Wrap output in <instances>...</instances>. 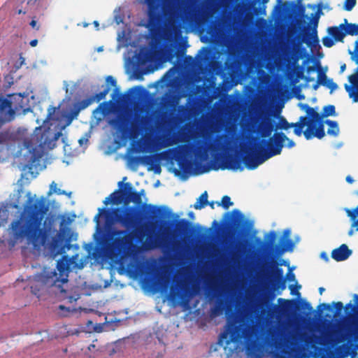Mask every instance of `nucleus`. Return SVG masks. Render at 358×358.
<instances>
[{
  "instance_id": "obj_40",
  "label": "nucleus",
  "mask_w": 358,
  "mask_h": 358,
  "mask_svg": "<svg viewBox=\"0 0 358 358\" xmlns=\"http://www.w3.org/2000/svg\"><path fill=\"white\" fill-rule=\"evenodd\" d=\"M8 212L6 208L0 207V227L4 226L7 222Z\"/></svg>"
},
{
  "instance_id": "obj_12",
  "label": "nucleus",
  "mask_w": 358,
  "mask_h": 358,
  "mask_svg": "<svg viewBox=\"0 0 358 358\" xmlns=\"http://www.w3.org/2000/svg\"><path fill=\"white\" fill-rule=\"evenodd\" d=\"M321 13V8H319L317 13L311 20L313 27L310 29L304 28L303 33L297 36V41L299 44H302L304 43L307 45L308 47L310 48H313L318 45L319 38L317 36V28L318 26L319 18Z\"/></svg>"
},
{
  "instance_id": "obj_43",
  "label": "nucleus",
  "mask_w": 358,
  "mask_h": 358,
  "mask_svg": "<svg viewBox=\"0 0 358 358\" xmlns=\"http://www.w3.org/2000/svg\"><path fill=\"white\" fill-rule=\"evenodd\" d=\"M224 308V303L223 301L219 302L215 306L213 309V314L215 315H219L221 314Z\"/></svg>"
},
{
  "instance_id": "obj_10",
  "label": "nucleus",
  "mask_w": 358,
  "mask_h": 358,
  "mask_svg": "<svg viewBox=\"0 0 358 358\" xmlns=\"http://www.w3.org/2000/svg\"><path fill=\"white\" fill-rule=\"evenodd\" d=\"M52 273H47L43 268L40 273L36 274L32 279L29 280V285L30 287L31 292L33 294L39 298L42 294V292L53 286L56 287L57 280H52L51 277L49 275ZM55 276V274L52 275V278Z\"/></svg>"
},
{
  "instance_id": "obj_16",
  "label": "nucleus",
  "mask_w": 358,
  "mask_h": 358,
  "mask_svg": "<svg viewBox=\"0 0 358 358\" xmlns=\"http://www.w3.org/2000/svg\"><path fill=\"white\" fill-rule=\"evenodd\" d=\"M276 232L275 231H271L266 236V243L265 246L266 249L271 250L272 254H275L277 255H281L285 252H286L288 249H292L293 247V243L291 240H287V243L288 244V247L281 246L279 245H275V241L276 239Z\"/></svg>"
},
{
  "instance_id": "obj_17",
  "label": "nucleus",
  "mask_w": 358,
  "mask_h": 358,
  "mask_svg": "<svg viewBox=\"0 0 358 358\" xmlns=\"http://www.w3.org/2000/svg\"><path fill=\"white\" fill-rule=\"evenodd\" d=\"M11 103L8 99L0 96V128L3 124L13 121L15 117Z\"/></svg>"
},
{
  "instance_id": "obj_44",
  "label": "nucleus",
  "mask_w": 358,
  "mask_h": 358,
  "mask_svg": "<svg viewBox=\"0 0 358 358\" xmlns=\"http://www.w3.org/2000/svg\"><path fill=\"white\" fill-rule=\"evenodd\" d=\"M345 213L351 220H355L358 216V206L353 210L346 208Z\"/></svg>"
},
{
  "instance_id": "obj_28",
  "label": "nucleus",
  "mask_w": 358,
  "mask_h": 358,
  "mask_svg": "<svg viewBox=\"0 0 358 358\" xmlns=\"http://www.w3.org/2000/svg\"><path fill=\"white\" fill-rule=\"evenodd\" d=\"M242 218L243 215L238 209L233 210L231 213H225L224 215V219L227 220V222L229 224L232 222H236Z\"/></svg>"
},
{
  "instance_id": "obj_36",
  "label": "nucleus",
  "mask_w": 358,
  "mask_h": 358,
  "mask_svg": "<svg viewBox=\"0 0 358 358\" xmlns=\"http://www.w3.org/2000/svg\"><path fill=\"white\" fill-rule=\"evenodd\" d=\"M216 204L218 206H222L224 209H228L234 203L231 201V198L229 196L225 195L222 196L221 201H217Z\"/></svg>"
},
{
  "instance_id": "obj_35",
  "label": "nucleus",
  "mask_w": 358,
  "mask_h": 358,
  "mask_svg": "<svg viewBox=\"0 0 358 358\" xmlns=\"http://www.w3.org/2000/svg\"><path fill=\"white\" fill-rule=\"evenodd\" d=\"M52 193H55L58 195H62V194H64V195H70L71 193H67L66 191L64 190H61L60 189H58L57 188V185L55 182L52 181L50 185V189H49V192L48 193V195H51Z\"/></svg>"
},
{
  "instance_id": "obj_18",
  "label": "nucleus",
  "mask_w": 358,
  "mask_h": 358,
  "mask_svg": "<svg viewBox=\"0 0 358 358\" xmlns=\"http://www.w3.org/2000/svg\"><path fill=\"white\" fill-rule=\"evenodd\" d=\"M191 296H192V289L187 285L180 284L178 287H171V288L170 299L173 301H182L187 303Z\"/></svg>"
},
{
  "instance_id": "obj_5",
  "label": "nucleus",
  "mask_w": 358,
  "mask_h": 358,
  "mask_svg": "<svg viewBox=\"0 0 358 358\" xmlns=\"http://www.w3.org/2000/svg\"><path fill=\"white\" fill-rule=\"evenodd\" d=\"M62 135L61 132L52 134L50 129L38 127L35 129L30 138H25L24 146L31 155L32 162L41 157V152L45 149H51L54 146V141H57Z\"/></svg>"
},
{
  "instance_id": "obj_51",
  "label": "nucleus",
  "mask_w": 358,
  "mask_h": 358,
  "mask_svg": "<svg viewBox=\"0 0 358 358\" xmlns=\"http://www.w3.org/2000/svg\"><path fill=\"white\" fill-rule=\"evenodd\" d=\"M317 308L320 311H322V310H324V309L328 310L329 311H332V310H333L332 307L330 304L325 303L320 304L318 306Z\"/></svg>"
},
{
  "instance_id": "obj_26",
  "label": "nucleus",
  "mask_w": 358,
  "mask_h": 358,
  "mask_svg": "<svg viewBox=\"0 0 358 358\" xmlns=\"http://www.w3.org/2000/svg\"><path fill=\"white\" fill-rule=\"evenodd\" d=\"M152 52L148 48H142L137 56V60L140 64H145L152 60Z\"/></svg>"
},
{
  "instance_id": "obj_21",
  "label": "nucleus",
  "mask_w": 358,
  "mask_h": 358,
  "mask_svg": "<svg viewBox=\"0 0 358 358\" xmlns=\"http://www.w3.org/2000/svg\"><path fill=\"white\" fill-rule=\"evenodd\" d=\"M163 207H157L152 204L143 205V217L149 221H155L157 222L158 218L164 215Z\"/></svg>"
},
{
  "instance_id": "obj_33",
  "label": "nucleus",
  "mask_w": 358,
  "mask_h": 358,
  "mask_svg": "<svg viewBox=\"0 0 358 358\" xmlns=\"http://www.w3.org/2000/svg\"><path fill=\"white\" fill-rule=\"evenodd\" d=\"M354 299L355 301V304L352 305L351 303H348L345 305V309L348 310L350 309L352 314H349V317H354L355 315L358 313V294H354Z\"/></svg>"
},
{
  "instance_id": "obj_1",
  "label": "nucleus",
  "mask_w": 358,
  "mask_h": 358,
  "mask_svg": "<svg viewBox=\"0 0 358 358\" xmlns=\"http://www.w3.org/2000/svg\"><path fill=\"white\" fill-rule=\"evenodd\" d=\"M33 199H28V205L24 208L17 220H14L8 229V245L12 249L17 242L26 240L27 243L36 245L44 244L49 238L57 232V236L52 238V245L58 246L60 240L63 238L62 232H57L55 229V219L48 216L43 221L44 215L49 210L45 199L41 197L34 203Z\"/></svg>"
},
{
  "instance_id": "obj_52",
  "label": "nucleus",
  "mask_w": 358,
  "mask_h": 358,
  "mask_svg": "<svg viewBox=\"0 0 358 358\" xmlns=\"http://www.w3.org/2000/svg\"><path fill=\"white\" fill-rule=\"evenodd\" d=\"M8 140V132H0V143H5Z\"/></svg>"
},
{
  "instance_id": "obj_41",
  "label": "nucleus",
  "mask_w": 358,
  "mask_h": 358,
  "mask_svg": "<svg viewBox=\"0 0 358 358\" xmlns=\"http://www.w3.org/2000/svg\"><path fill=\"white\" fill-rule=\"evenodd\" d=\"M110 88L106 87L103 91L100 92L99 93L95 94L94 96H91L92 99H94V101L99 102L101 100L103 99L106 94L109 92Z\"/></svg>"
},
{
  "instance_id": "obj_8",
  "label": "nucleus",
  "mask_w": 358,
  "mask_h": 358,
  "mask_svg": "<svg viewBox=\"0 0 358 358\" xmlns=\"http://www.w3.org/2000/svg\"><path fill=\"white\" fill-rule=\"evenodd\" d=\"M145 3L148 6L150 31L152 34H155L159 31L163 22L162 10L166 13L165 8L162 6V0H145Z\"/></svg>"
},
{
  "instance_id": "obj_22",
  "label": "nucleus",
  "mask_w": 358,
  "mask_h": 358,
  "mask_svg": "<svg viewBox=\"0 0 358 358\" xmlns=\"http://www.w3.org/2000/svg\"><path fill=\"white\" fill-rule=\"evenodd\" d=\"M274 130H276L274 122L270 118H266L258 124L257 132L262 138H269Z\"/></svg>"
},
{
  "instance_id": "obj_7",
  "label": "nucleus",
  "mask_w": 358,
  "mask_h": 358,
  "mask_svg": "<svg viewBox=\"0 0 358 358\" xmlns=\"http://www.w3.org/2000/svg\"><path fill=\"white\" fill-rule=\"evenodd\" d=\"M146 120L145 116L139 117L138 122L130 124L129 119L125 115H119L116 118L111 119L109 124L117 129V131L121 134L123 139H127L130 135L138 134L141 126L144 124Z\"/></svg>"
},
{
  "instance_id": "obj_60",
  "label": "nucleus",
  "mask_w": 358,
  "mask_h": 358,
  "mask_svg": "<svg viewBox=\"0 0 358 358\" xmlns=\"http://www.w3.org/2000/svg\"><path fill=\"white\" fill-rule=\"evenodd\" d=\"M345 88L346 91L349 92V94H350V96L351 97V96H352V94H353V93H352V88H351V87H350V85H347V84H346V85H345Z\"/></svg>"
},
{
  "instance_id": "obj_45",
  "label": "nucleus",
  "mask_w": 358,
  "mask_h": 358,
  "mask_svg": "<svg viewBox=\"0 0 358 358\" xmlns=\"http://www.w3.org/2000/svg\"><path fill=\"white\" fill-rule=\"evenodd\" d=\"M356 3V0H345L344 3V9L347 11H350L355 6Z\"/></svg>"
},
{
  "instance_id": "obj_11",
  "label": "nucleus",
  "mask_w": 358,
  "mask_h": 358,
  "mask_svg": "<svg viewBox=\"0 0 358 358\" xmlns=\"http://www.w3.org/2000/svg\"><path fill=\"white\" fill-rule=\"evenodd\" d=\"M224 138V136L223 135L218 136L217 137V141L210 143L207 147L203 145L197 147L194 150V154L196 159L199 162L196 163L200 164V162L206 160L208 157V150H210L213 152L215 160L218 159L221 155L220 152L224 150L226 148V143L223 141Z\"/></svg>"
},
{
  "instance_id": "obj_13",
  "label": "nucleus",
  "mask_w": 358,
  "mask_h": 358,
  "mask_svg": "<svg viewBox=\"0 0 358 358\" xmlns=\"http://www.w3.org/2000/svg\"><path fill=\"white\" fill-rule=\"evenodd\" d=\"M299 106L306 113V115L301 116V117H306L304 122L305 126H307V128L303 131V135L307 140H309L313 138L314 122L319 120V113L308 104L300 103Z\"/></svg>"
},
{
  "instance_id": "obj_31",
  "label": "nucleus",
  "mask_w": 358,
  "mask_h": 358,
  "mask_svg": "<svg viewBox=\"0 0 358 358\" xmlns=\"http://www.w3.org/2000/svg\"><path fill=\"white\" fill-rule=\"evenodd\" d=\"M208 203V193L205 191L197 199L196 201L194 204V208L196 210H200L207 206Z\"/></svg>"
},
{
  "instance_id": "obj_59",
  "label": "nucleus",
  "mask_w": 358,
  "mask_h": 358,
  "mask_svg": "<svg viewBox=\"0 0 358 358\" xmlns=\"http://www.w3.org/2000/svg\"><path fill=\"white\" fill-rule=\"evenodd\" d=\"M358 80V78L355 75H352L349 77V80L351 83L355 84Z\"/></svg>"
},
{
  "instance_id": "obj_4",
  "label": "nucleus",
  "mask_w": 358,
  "mask_h": 358,
  "mask_svg": "<svg viewBox=\"0 0 358 358\" xmlns=\"http://www.w3.org/2000/svg\"><path fill=\"white\" fill-rule=\"evenodd\" d=\"M227 317L224 330L219 336V344L222 345L224 340L226 346L231 343H239L252 334V325L245 317L232 312L231 314L227 313Z\"/></svg>"
},
{
  "instance_id": "obj_14",
  "label": "nucleus",
  "mask_w": 358,
  "mask_h": 358,
  "mask_svg": "<svg viewBox=\"0 0 358 358\" xmlns=\"http://www.w3.org/2000/svg\"><path fill=\"white\" fill-rule=\"evenodd\" d=\"M336 115L335 106L334 105L325 106L323 108L322 114L319 113V120L314 122L313 129V138L316 137L319 139L322 138L325 136L324 131V117L333 116Z\"/></svg>"
},
{
  "instance_id": "obj_46",
  "label": "nucleus",
  "mask_w": 358,
  "mask_h": 358,
  "mask_svg": "<svg viewBox=\"0 0 358 358\" xmlns=\"http://www.w3.org/2000/svg\"><path fill=\"white\" fill-rule=\"evenodd\" d=\"M322 43L327 48H331L334 45V41L332 38L326 36L322 38Z\"/></svg>"
},
{
  "instance_id": "obj_56",
  "label": "nucleus",
  "mask_w": 358,
  "mask_h": 358,
  "mask_svg": "<svg viewBox=\"0 0 358 358\" xmlns=\"http://www.w3.org/2000/svg\"><path fill=\"white\" fill-rule=\"evenodd\" d=\"M137 265L134 264H129V271L132 273H136L137 271Z\"/></svg>"
},
{
  "instance_id": "obj_49",
  "label": "nucleus",
  "mask_w": 358,
  "mask_h": 358,
  "mask_svg": "<svg viewBox=\"0 0 358 358\" xmlns=\"http://www.w3.org/2000/svg\"><path fill=\"white\" fill-rule=\"evenodd\" d=\"M285 278L283 276V270L281 268L276 267L273 273V279Z\"/></svg>"
},
{
  "instance_id": "obj_63",
  "label": "nucleus",
  "mask_w": 358,
  "mask_h": 358,
  "mask_svg": "<svg viewBox=\"0 0 358 358\" xmlns=\"http://www.w3.org/2000/svg\"><path fill=\"white\" fill-rule=\"evenodd\" d=\"M29 44L31 47H35L38 44V40L37 39L31 40L30 41Z\"/></svg>"
},
{
  "instance_id": "obj_62",
  "label": "nucleus",
  "mask_w": 358,
  "mask_h": 358,
  "mask_svg": "<svg viewBox=\"0 0 358 358\" xmlns=\"http://www.w3.org/2000/svg\"><path fill=\"white\" fill-rule=\"evenodd\" d=\"M159 283L161 285H163L165 288H167L168 285L169 284V280L164 281L162 280H160Z\"/></svg>"
},
{
  "instance_id": "obj_47",
  "label": "nucleus",
  "mask_w": 358,
  "mask_h": 358,
  "mask_svg": "<svg viewBox=\"0 0 358 358\" xmlns=\"http://www.w3.org/2000/svg\"><path fill=\"white\" fill-rule=\"evenodd\" d=\"M323 86H325L327 87V88L330 89L331 90V92H332L333 91H334L335 90L337 89L338 87V85L336 83H335L332 79H329L327 81V83L325 85H323Z\"/></svg>"
},
{
  "instance_id": "obj_27",
  "label": "nucleus",
  "mask_w": 358,
  "mask_h": 358,
  "mask_svg": "<svg viewBox=\"0 0 358 358\" xmlns=\"http://www.w3.org/2000/svg\"><path fill=\"white\" fill-rule=\"evenodd\" d=\"M179 29L178 25L174 23L171 22L169 24V25L165 28L164 31V39L167 41H171L173 40L174 36L178 32Z\"/></svg>"
},
{
  "instance_id": "obj_58",
  "label": "nucleus",
  "mask_w": 358,
  "mask_h": 358,
  "mask_svg": "<svg viewBox=\"0 0 358 358\" xmlns=\"http://www.w3.org/2000/svg\"><path fill=\"white\" fill-rule=\"evenodd\" d=\"M106 80L108 82H109L111 85H113V86H115L116 85V80L112 76H108Z\"/></svg>"
},
{
  "instance_id": "obj_50",
  "label": "nucleus",
  "mask_w": 358,
  "mask_h": 358,
  "mask_svg": "<svg viewBox=\"0 0 358 358\" xmlns=\"http://www.w3.org/2000/svg\"><path fill=\"white\" fill-rule=\"evenodd\" d=\"M71 222V220L69 217H66L64 216L62 217V221L60 222V229L62 232L64 231V226L65 224H68Z\"/></svg>"
},
{
  "instance_id": "obj_34",
  "label": "nucleus",
  "mask_w": 358,
  "mask_h": 358,
  "mask_svg": "<svg viewBox=\"0 0 358 358\" xmlns=\"http://www.w3.org/2000/svg\"><path fill=\"white\" fill-rule=\"evenodd\" d=\"M278 302L281 305L282 308L285 310L291 309L296 304V302L294 299H284L282 298L278 299Z\"/></svg>"
},
{
  "instance_id": "obj_15",
  "label": "nucleus",
  "mask_w": 358,
  "mask_h": 358,
  "mask_svg": "<svg viewBox=\"0 0 358 358\" xmlns=\"http://www.w3.org/2000/svg\"><path fill=\"white\" fill-rule=\"evenodd\" d=\"M44 268L47 273H53L49 275L50 277H52L53 274H55V276L51 278L52 280H55V278H56V287L58 288H61L63 284L68 281L69 266L66 262L62 260H59L57 262V269L58 272H57L55 269H51L48 267H44Z\"/></svg>"
},
{
  "instance_id": "obj_24",
  "label": "nucleus",
  "mask_w": 358,
  "mask_h": 358,
  "mask_svg": "<svg viewBox=\"0 0 358 358\" xmlns=\"http://www.w3.org/2000/svg\"><path fill=\"white\" fill-rule=\"evenodd\" d=\"M351 254L352 250L348 248L347 245L342 244L338 248L332 250L331 257L337 262H342L346 260Z\"/></svg>"
},
{
  "instance_id": "obj_37",
  "label": "nucleus",
  "mask_w": 358,
  "mask_h": 358,
  "mask_svg": "<svg viewBox=\"0 0 358 358\" xmlns=\"http://www.w3.org/2000/svg\"><path fill=\"white\" fill-rule=\"evenodd\" d=\"M346 35L355 36L358 34V24L350 23L347 24L345 28Z\"/></svg>"
},
{
  "instance_id": "obj_53",
  "label": "nucleus",
  "mask_w": 358,
  "mask_h": 358,
  "mask_svg": "<svg viewBox=\"0 0 358 358\" xmlns=\"http://www.w3.org/2000/svg\"><path fill=\"white\" fill-rule=\"evenodd\" d=\"M56 109L57 108L55 107H52V106H51L48 108V115H47L48 120L53 119L52 117L55 113Z\"/></svg>"
},
{
  "instance_id": "obj_57",
  "label": "nucleus",
  "mask_w": 358,
  "mask_h": 358,
  "mask_svg": "<svg viewBox=\"0 0 358 358\" xmlns=\"http://www.w3.org/2000/svg\"><path fill=\"white\" fill-rule=\"evenodd\" d=\"M169 234L167 233V231H165L160 237H158V238L160 239L162 243H165L166 241V238L169 237Z\"/></svg>"
},
{
  "instance_id": "obj_2",
  "label": "nucleus",
  "mask_w": 358,
  "mask_h": 358,
  "mask_svg": "<svg viewBox=\"0 0 358 358\" xmlns=\"http://www.w3.org/2000/svg\"><path fill=\"white\" fill-rule=\"evenodd\" d=\"M105 218L107 233L103 240L106 254L111 259H120L125 254L131 242V233L127 230L112 228L115 223H120L129 228L134 223L132 208L119 207L113 209L99 208L98 213L94 217L96 227L100 226V217Z\"/></svg>"
},
{
  "instance_id": "obj_32",
  "label": "nucleus",
  "mask_w": 358,
  "mask_h": 358,
  "mask_svg": "<svg viewBox=\"0 0 358 358\" xmlns=\"http://www.w3.org/2000/svg\"><path fill=\"white\" fill-rule=\"evenodd\" d=\"M162 54L166 61L172 62L176 56L175 46L171 45L170 46L165 48L162 51Z\"/></svg>"
},
{
  "instance_id": "obj_29",
  "label": "nucleus",
  "mask_w": 358,
  "mask_h": 358,
  "mask_svg": "<svg viewBox=\"0 0 358 358\" xmlns=\"http://www.w3.org/2000/svg\"><path fill=\"white\" fill-rule=\"evenodd\" d=\"M328 32L329 34L336 41H343V38L346 35L345 31H343L339 27H331L328 29Z\"/></svg>"
},
{
  "instance_id": "obj_38",
  "label": "nucleus",
  "mask_w": 358,
  "mask_h": 358,
  "mask_svg": "<svg viewBox=\"0 0 358 358\" xmlns=\"http://www.w3.org/2000/svg\"><path fill=\"white\" fill-rule=\"evenodd\" d=\"M273 287L275 289L284 290L286 289V279L285 278H278L273 279Z\"/></svg>"
},
{
  "instance_id": "obj_61",
  "label": "nucleus",
  "mask_w": 358,
  "mask_h": 358,
  "mask_svg": "<svg viewBox=\"0 0 358 358\" xmlns=\"http://www.w3.org/2000/svg\"><path fill=\"white\" fill-rule=\"evenodd\" d=\"M321 85V80H317L316 81V83L313 85V89L314 90H317V88L319 87V86Z\"/></svg>"
},
{
  "instance_id": "obj_19",
  "label": "nucleus",
  "mask_w": 358,
  "mask_h": 358,
  "mask_svg": "<svg viewBox=\"0 0 358 358\" xmlns=\"http://www.w3.org/2000/svg\"><path fill=\"white\" fill-rule=\"evenodd\" d=\"M305 118L306 117H299V122L289 123L283 116H280L278 117V122L277 125H275L276 129L287 130L291 127H294V133L296 136H300L302 133L303 134V129L305 127Z\"/></svg>"
},
{
  "instance_id": "obj_54",
  "label": "nucleus",
  "mask_w": 358,
  "mask_h": 358,
  "mask_svg": "<svg viewBox=\"0 0 358 358\" xmlns=\"http://www.w3.org/2000/svg\"><path fill=\"white\" fill-rule=\"evenodd\" d=\"M285 279L290 282L294 281L295 280L294 273H292L291 271H288V273L286 275Z\"/></svg>"
},
{
  "instance_id": "obj_30",
  "label": "nucleus",
  "mask_w": 358,
  "mask_h": 358,
  "mask_svg": "<svg viewBox=\"0 0 358 358\" xmlns=\"http://www.w3.org/2000/svg\"><path fill=\"white\" fill-rule=\"evenodd\" d=\"M329 126L327 134L330 136H337L339 134V127L337 122L331 120H327L324 122Z\"/></svg>"
},
{
  "instance_id": "obj_55",
  "label": "nucleus",
  "mask_w": 358,
  "mask_h": 358,
  "mask_svg": "<svg viewBox=\"0 0 358 358\" xmlns=\"http://www.w3.org/2000/svg\"><path fill=\"white\" fill-rule=\"evenodd\" d=\"M301 307L308 310H311L313 308L310 303L305 301H301Z\"/></svg>"
},
{
  "instance_id": "obj_25",
  "label": "nucleus",
  "mask_w": 358,
  "mask_h": 358,
  "mask_svg": "<svg viewBox=\"0 0 358 358\" xmlns=\"http://www.w3.org/2000/svg\"><path fill=\"white\" fill-rule=\"evenodd\" d=\"M193 145H183L176 150V156L178 157V165L180 169L185 171L187 167V161L183 159L185 155L189 153L193 148Z\"/></svg>"
},
{
  "instance_id": "obj_9",
  "label": "nucleus",
  "mask_w": 358,
  "mask_h": 358,
  "mask_svg": "<svg viewBox=\"0 0 358 358\" xmlns=\"http://www.w3.org/2000/svg\"><path fill=\"white\" fill-rule=\"evenodd\" d=\"M163 153H159L150 155L132 156L127 157V164L133 171H136L140 164L150 165L148 170H153L155 173H161V166L159 161L162 159Z\"/></svg>"
},
{
  "instance_id": "obj_20",
  "label": "nucleus",
  "mask_w": 358,
  "mask_h": 358,
  "mask_svg": "<svg viewBox=\"0 0 358 358\" xmlns=\"http://www.w3.org/2000/svg\"><path fill=\"white\" fill-rule=\"evenodd\" d=\"M8 100L12 103L10 104L12 109L14 110L15 115L16 113L22 110L24 113H26L29 110L27 106L28 105V99L24 95L21 93L18 94H13L8 95Z\"/></svg>"
},
{
  "instance_id": "obj_3",
  "label": "nucleus",
  "mask_w": 358,
  "mask_h": 358,
  "mask_svg": "<svg viewBox=\"0 0 358 358\" xmlns=\"http://www.w3.org/2000/svg\"><path fill=\"white\" fill-rule=\"evenodd\" d=\"M286 141H287V146L289 148L295 146L294 141L287 137L283 132H275L268 140H262L261 145L257 150L252 153L244 155L242 159L240 157L229 155L224 159L221 166L214 164L213 169L217 171L220 168L222 170H237L238 169L242 170L241 164L243 161L248 169L254 170L267 159L280 155L284 146V142Z\"/></svg>"
},
{
  "instance_id": "obj_6",
  "label": "nucleus",
  "mask_w": 358,
  "mask_h": 358,
  "mask_svg": "<svg viewBox=\"0 0 358 358\" xmlns=\"http://www.w3.org/2000/svg\"><path fill=\"white\" fill-rule=\"evenodd\" d=\"M141 194V192L133 189L130 182H126L122 189L115 190L106 197L103 203L107 206L110 203L119 204L123 202L127 205L132 201L136 205H140L142 203Z\"/></svg>"
},
{
  "instance_id": "obj_23",
  "label": "nucleus",
  "mask_w": 358,
  "mask_h": 358,
  "mask_svg": "<svg viewBox=\"0 0 358 358\" xmlns=\"http://www.w3.org/2000/svg\"><path fill=\"white\" fill-rule=\"evenodd\" d=\"M268 0H255L249 1L246 4V10L249 12L252 11L257 15H265L266 14V3Z\"/></svg>"
},
{
  "instance_id": "obj_39",
  "label": "nucleus",
  "mask_w": 358,
  "mask_h": 358,
  "mask_svg": "<svg viewBox=\"0 0 358 358\" xmlns=\"http://www.w3.org/2000/svg\"><path fill=\"white\" fill-rule=\"evenodd\" d=\"M93 102H94V99H92L91 96L87 99L82 100L81 101L78 102L76 104V106L78 107V111H80L81 110L86 108Z\"/></svg>"
},
{
  "instance_id": "obj_64",
  "label": "nucleus",
  "mask_w": 358,
  "mask_h": 358,
  "mask_svg": "<svg viewBox=\"0 0 358 358\" xmlns=\"http://www.w3.org/2000/svg\"><path fill=\"white\" fill-rule=\"evenodd\" d=\"M352 221H353V222L351 224V227L354 228L355 227H358V218L357 219L356 218L355 220H352Z\"/></svg>"
},
{
  "instance_id": "obj_42",
  "label": "nucleus",
  "mask_w": 358,
  "mask_h": 358,
  "mask_svg": "<svg viewBox=\"0 0 358 358\" xmlns=\"http://www.w3.org/2000/svg\"><path fill=\"white\" fill-rule=\"evenodd\" d=\"M317 71H318V76H317V80H321V85H325L327 83V81L329 80L327 78V76H326L325 73L321 72V66L320 64H318L317 66Z\"/></svg>"
},
{
  "instance_id": "obj_48",
  "label": "nucleus",
  "mask_w": 358,
  "mask_h": 358,
  "mask_svg": "<svg viewBox=\"0 0 358 358\" xmlns=\"http://www.w3.org/2000/svg\"><path fill=\"white\" fill-rule=\"evenodd\" d=\"M332 306L335 308L336 309V312L334 313V315H338L341 311L343 310V304L342 302L341 301H338V302H333L332 303Z\"/></svg>"
}]
</instances>
